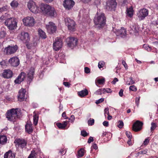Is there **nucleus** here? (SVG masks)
<instances>
[{
    "label": "nucleus",
    "instance_id": "nucleus-5",
    "mask_svg": "<svg viewBox=\"0 0 158 158\" xmlns=\"http://www.w3.org/2000/svg\"><path fill=\"white\" fill-rule=\"evenodd\" d=\"M65 24L70 31H74L75 30V23L72 19L69 18H66L64 19Z\"/></svg>",
    "mask_w": 158,
    "mask_h": 158
},
{
    "label": "nucleus",
    "instance_id": "nucleus-33",
    "mask_svg": "<svg viewBox=\"0 0 158 158\" xmlns=\"http://www.w3.org/2000/svg\"><path fill=\"white\" fill-rule=\"evenodd\" d=\"M119 34L122 35H125L126 34V31L123 28H122L118 32Z\"/></svg>",
    "mask_w": 158,
    "mask_h": 158
},
{
    "label": "nucleus",
    "instance_id": "nucleus-8",
    "mask_svg": "<svg viewBox=\"0 0 158 158\" xmlns=\"http://www.w3.org/2000/svg\"><path fill=\"white\" fill-rule=\"evenodd\" d=\"M18 37V39L26 43L28 42L30 40V37L28 34L24 31L22 32L19 35Z\"/></svg>",
    "mask_w": 158,
    "mask_h": 158
},
{
    "label": "nucleus",
    "instance_id": "nucleus-64",
    "mask_svg": "<svg viewBox=\"0 0 158 158\" xmlns=\"http://www.w3.org/2000/svg\"><path fill=\"white\" fill-rule=\"evenodd\" d=\"M5 19V17L3 16H2L0 17V22H2L3 20H4Z\"/></svg>",
    "mask_w": 158,
    "mask_h": 158
},
{
    "label": "nucleus",
    "instance_id": "nucleus-20",
    "mask_svg": "<svg viewBox=\"0 0 158 158\" xmlns=\"http://www.w3.org/2000/svg\"><path fill=\"white\" fill-rule=\"evenodd\" d=\"M47 13L46 15L51 17H55L56 16V12L54 7L51 6Z\"/></svg>",
    "mask_w": 158,
    "mask_h": 158
},
{
    "label": "nucleus",
    "instance_id": "nucleus-12",
    "mask_svg": "<svg viewBox=\"0 0 158 158\" xmlns=\"http://www.w3.org/2000/svg\"><path fill=\"white\" fill-rule=\"evenodd\" d=\"M62 40L57 38L55 40L53 44V48L56 51L59 50L62 47Z\"/></svg>",
    "mask_w": 158,
    "mask_h": 158
},
{
    "label": "nucleus",
    "instance_id": "nucleus-6",
    "mask_svg": "<svg viewBox=\"0 0 158 158\" xmlns=\"http://www.w3.org/2000/svg\"><path fill=\"white\" fill-rule=\"evenodd\" d=\"M23 24L26 26L32 27L35 23L34 18L31 16H27L23 19Z\"/></svg>",
    "mask_w": 158,
    "mask_h": 158
},
{
    "label": "nucleus",
    "instance_id": "nucleus-26",
    "mask_svg": "<svg viewBox=\"0 0 158 158\" xmlns=\"http://www.w3.org/2000/svg\"><path fill=\"white\" fill-rule=\"evenodd\" d=\"M7 141V137L4 135H0V145L5 144Z\"/></svg>",
    "mask_w": 158,
    "mask_h": 158
},
{
    "label": "nucleus",
    "instance_id": "nucleus-34",
    "mask_svg": "<svg viewBox=\"0 0 158 158\" xmlns=\"http://www.w3.org/2000/svg\"><path fill=\"white\" fill-rule=\"evenodd\" d=\"M135 83V81L133 80L132 77H130L129 78V80H128L126 82V84L127 85H132Z\"/></svg>",
    "mask_w": 158,
    "mask_h": 158
},
{
    "label": "nucleus",
    "instance_id": "nucleus-17",
    "mask_svg": "<svg viewBox=\"0 0 158 158\" xmlns=\"http://www.w3.org/2000/svg\"><path fill=\"white\" fill-rule=\"evenodd\" d=\"M9 63L13 67H17L19 64V59L17 57H13L10 58L8 61Z\"/></svg>",
    "mask_w": 158,
    "mask_h": 158
},
{
    "label": "nucleus",
    "instance_id": "nucleus-46",
    "mask_svg": "<svg viewBox=\"0 0 158 158\" xmlns=\"http://www.w3.org/2000/svg\"><path fill=\"white\" fill-rule=\"evenodd\" d=\"M81 134L82 136L84 137H85L87 136L89 134L87 133L85 131L83 130L81 131Z\"/></svg>",
    "mask_w": 158,
    "mask_h": 158
},
{
    "label": "nucleus",
    "instance_id": "nucleus-28",
    "mask_svg": "<svg viewBox=\"0 0 158 158\" xmlns=\"http://www.w3.org/2000/svg\"><path fill=\"white\" fill-rule=\"evenodd\" d=\"M67 121L64 122L63 123H56V125L60 129H64L67 125Z\"/></svg>",
    "mask_w": 158,
    "mask_h": 158
},
{
    "label": "nucleus",
    "instance_id": "nucleus-54",
    "mask_svg": "<svg viewBox=\"0 0 158 158\" xmlns=\"http://www.w3.org/2000/svg\"><path fill=\"white\" fill-rule=\"evenodd\" d=\"M74 116L73 115H72L70 117V118H69V122H73L74 121Z\"/></svg>",
    "mask_w": 158,
    "mask_h": 158
},
{
    "label": "nucleus",
    "instance_id": "nucleus-57",
    "mask_svg": "<svg viewBox=\"0 0 158 158\" xmlns=\"http://www.w3.org/2000/svg\"><path fill=\"white\" fill-rule=\"evenodd\" d=\"M93 141H94L93 138L92 137H90L88 139V143H90L91 142H93Z\"/></svg>",
    "mask_w": 158,
    "mask_h": 158
},
{
    "label": "nucleus",
    "instance_id": "nucleus-42",
    "mask_svg": "<svg viewBox=\"0 0 158 158\" xmlns=\"http://www.w3.org/2000/svg\"><path fill=\"white\" fill-rule=\"evenodd\" d=\"M157 127V125L155 123H151V131H153Z\"/></svg>",
    "mask_w": 158,
    "mask_h": 158
},
{
    "label": "nucleus",
    "instance_id": "nucleus-45",
    "mask_svg": "<svg viewBox=\"0 0 158 158\" xmlns=\"http://www.w3.org/2000/svg\"><path fill=\"white\" fill-rule=\"evenodd\" d=\"M94 119L90 118L88 121V124L89 125L92 126L94 124Z\"/></svg>",
    "mask_w": 158,
    "mask_h": 158
},
{
    "label": "nucleus",
    "instance_id": "nucleus-50",
    "mask_svg": "<svg viewBox=\"0 0 158 158\" xmlns=\"http://www.w3.org/2000/svg\"><path fill=\"white\" fill-rule=\"evenodd\" d=\"M104 101V99L103 98H101L98 100H97L95 103L97 104H98L100 103H101L103 102Z\"/></svg>",
    "mask_w": 158,
    "mask_h": 158
},
{
    "label": "nucleus",
    "instance_id": "nucleus-62",
    "mask_svg": "<svg viewBox=\"0 0 158 158\" xmlns=\"http://www.w3.org/2000/svg\"><path fill=\"white\" fill-rule=\"evenodd\" d=\"M123 90L122 89H120L119 92V95L120 97H122L123 95Z\"/></svg>",
    "mask_w": 158,
    "mask_h": 158
},
{
    "label": "nucleus",
    "instance_id": "nucleus-11",
    "mask_svg": "<svg viewBox=\"0 0 158 158\" xmlns=\"http://www.w3.org/2000/svg\"><path fill=\"white\" fill-rule=\"evenodd\" d=\"M63 5L66 9L71 10L75 5V2L73 0H64Z\"/></svg>",
    "mask_w": 158,
    "mask_h": 158
},
{
    "label": "nucleus",
    "instance_id": "nucleus-60",
    "mask_svg": "<svg viewBox=\"0 0 158 158\" xmlns=\"http://www.w3.org/2000/svg\"><path fill=\"white\" fill-rule=\"evenodd\" d=\"M32 46V44H31L27 43L26 44V46H27V48L29 49H31Z\"/></svg>",
    "mask_w": 158,
    "mask_h": 158
},
{
    "label": "nucleus",
    "instance_id": "nucleus-51",
    "mask_svg": "<svg viewBox=\"0 0 158 158\" xmlns=\"http://www.w3.org/2000/svg\"><path fill=\"white\" fill-rule=\"evenodd\" d=\"M140 97L139 96L137 97L135 99V103L137 106H138L140 100Z\"/></svg>",
    "mask_w": 158,
    "mask_h": 158
},
{
    "label": "nucleus",
    "instance_id": "nucleus-56",
    "mask_svg": "<svg viewBox=\"0 0 158 158\" xmlns=\"http://www.w3.org/2000/svg\"><path fill=\"white\" fill-rule=\"evenodd\" d=\"M147 153V151L146 150L140 151L138 153L139 154H145Z\"/></svg>",
    "mask_w": 158,
    "mask_h": 158
},
{
    "label": "nucleus",
    "instance_id": "nucleus-16",
    "mask_svg": "<svg viewBox=\"0 0 158 158\" xmlns=\"http://www.w3.org/2000/svg\"><path fill=\"white\" fill-rule=\"evenodd\" d=\"M14 143L16 144V146L22 148H24L27 144L25 140L20 139H15Z\"/></svg>",
    "mask_w": 158,
    "mask_h": 158
},
{
    "label": "nucleus",
    "instance_id": "nucleus-25",
    "mask_svg": "<svg viewBox=\"0 0 158 158\" xmlns=\"http://www.w3.org/2000/svg\"><path fill=\"white\" fill-rule=\"evenodd\" d=\"M4 158H15V155L10 150L5 153Z\"/></svg>",
    "mask_w": 158,
    "mask_h": 158
},
{
    "label": "nucleus",
    "instance_id": "nucleus-14",
    "mask_svg": "<svg viewBox=\"0 0 158 158\" xmlns=\"http://www.w3.org/2000/svg\"><path fill=\"white\" fill-rule=\"evenodd\" d=\"M143 123L139 120H137L134 123L132 126V130L135 132L140 131L142 129Z\"/></svg>",
    "mask_w": 158,
    "mask_h": 158
},
{
    "label": "nucleus",
    "instance_id": "nucleus-43",
    "mask_svg": "<svg viewBox=\"0 0 158 158\" xmlns=\"http://www.w3.org/2000/svg\"><path fill=\"white\" fill-rule=\"evenodd\" d=\"M118 127L120 128H121L123 127V123L122 121H119L118 122Z\"/></svg>",
    "mask_w": 158,
    "mask_h": 158
},
{
    "label": "nucleus",
    "instance_id": "nucleus-27",
    "mask_svg": "<svg viewBox=\"0 0 158 158\" xmlns=\"http://www.w3.org/2000/svg\"><path fill=\"white\" fill-rule=\"evenodd\" d=\"M78 95L81 97H83L87 95L88 94V92L86 89H85L84 90H81L79 92Z\"/></svg>",
    "mask_w": 158,
    "mask_h": 158
},
{
    "label": "nucleus",
    "instance_id": "nucleus-61",
    "mask_svg": "<svg viewBox=\"0 0 158 158\" xmlns=\"http://www.w3.org/2000/svg\"><path fill=\"white\" fill-rule=\"evenodd\" d=\"M108 122L107 121H104L103 123V125L105 126H106V127H107L109 124H108Z\"/></svg>",
    "mask_w": 158,
    "mask_h": 158
},
{
    "label": "nucleus",
    "instance_id": "nucleus-49",
    "mask_svg": "<svg viewBox=\"0 0 158 158\" xmlns=\"http://www.w3.org/2000/svg\"><path fill=\"white\" fill-rule=\"evenodd\" d=\"M126 134L127 136L129 138V139H131L132 136L131 135V133L129 131H126Z\"/></svg>",
    "mask_w": 158,
    "mask_h": 158
},
{
    "label": "nucleus",
    "instance_id": "nucleus-10",
    "mask_svg": "<svg viewBox=\"0 0 158 158\" xmlns=\"http://www.w3.org/2000/svg\"><path fill=\"white\" fill-rule=\"evenodd\" d=\"M18 48V47L16 45L14 46H9L5 48L4 52L6 55H10L15 53Z\"/></svg>",
    "mask_w": 158,
    "mask_h": 158
},
{
    "label": "nucleus",
    "instance_id": "nucleus-39",
    "mask_svg": "<svg viewBox=\"0 0 158 158\" xmlns=\"http://www.w3.org/2000/svg\"><path fill=\"white\" fill-rule=\"evenodd\" d=\"M105 79L104 78L99 79L97 80V82L99 84H103L105 83Z\"/></svg>",
    "mask_w": 158,
    "mask_h": 158
},
{
    "label": "nucleus",
    "instance_id": "nucleus-53",
    "mask_svg": "<svg viewBox=\"0 0 158 158\" xmlns=\"http://www.w3.org/2000/svg\"><path fill=\"white\" fill-rule=\"evenodd\" d=\"M85 72L86 73H90V69L87 67H85Z\"/></svg>",
    "mask_w": 158,
    "mask_h": 158
},
{
    "label": "nucleus",
    "instance_id": "nucleus-35",
    "mask_svg": "<svg viewBox=\"0 0 158 158\" xmlns=\"http://www.w3.org/2000/svg\"><path fill=\"white\" fill-rule=\"evenodd\" d=\"M84 150L83 149H81L79 150L78 152V157L79 158L80 157H81L84 155Z\"/></svg>",
    "mask_w": 158,
    "mask_h": 158
},
{
    "label": "nucleus",
    "instance_id": "nucleus-18",
    "mask_svg": "<svg viewBox=\"0 0 158 158\" xmlns=\"http://www.w3.org/2000/svg\"><path fill=\"white\" fill-rule=\"evenodd\" d=\"M26 76V74L24 72H22L19 75L15 81L16 84H19L24 81Z\"/></svg>",
    "mask_w": 158,
    "mask_h": 158
},
{
    "label": "nucleus",
    "instance_id": "nucleus-29",
    "mask_svg": "<svg viewBox=\"0 0 158 158\" xmlns=\"http://www.w3.org/2000/svg\"><path fill=\"white\" fill-rule=\"evenodd\" d=\"M38 34L39 36L43 39H45L46 38V35L45 33L41 29L38 30Z\"/></svg>",
    "mask_w": 158,
    "mask_h": 158
},
{
    "label": "nucleus",
    "instance_id": "nucleus-13",
    "mask_svg": "<svg viewBox=\"0 0 158 158\" xmlns=\"http://www.w3.org/2000/svg\"><path fill=\"white\" fill-rule=\"evenodd\" d=\"M46 28L48 32L50 33H52L55 32L56 29V26L52 22H49L48 24L46 25Z\"/></svg>",
    "mask_w": 158,
    "mask_h": 158
},
{
    "label": "nucleus",
    "instance_id": "nucleus-21",
    "mask_svg": "<svg viewBox=\"0 0 158 158\" xmlns=\"http://www.w3.org/2000/svg\"><path fill=\"white\" fill-rule=\"evenodd\" d=\"M26 92V89L23 88L19 90L18 98L20 102H22L25 100V95Z\"/></svg>",
    "mask_w": 158,
    "mask_h": 158
},
{
    "label": "nucleus",
    "instance_id": "nucleus-9",
    "mask_svg": "<svg viewBox=\"0 0 158 158\" xmlns=\"http://www.w3.org/2000/svg\"><path fill=\"white\" fill-rule=\"evenodd\" d=\"M149 11L145 8H143L139 11L137 14L138 17L140 20H143L148 16Z\"/></svg>",
    "mask_w": 158,
    "mask_h": 158
},
{
    "label": "nucleus",
    "instance_id": "nucleus-30",
    "mask_svg": "<svg viewBox=\"0 0 158 158\" xmlns=\"http://www.w3.org/2000/svg\"><path fill=\"white\" fill-rule=\"evenodd\" d=\"M39 116L34 112L33 115L34 124L35 126L37 125L38 122Z\"/></svg>",
    "mask_w": 158,
    "mask_h": 158
},
{
    "label": "nucleus",
    "instance_id": "nucleus-38",
    "mask_svg": "<svg viewBox=\"0 0 158 158\" xmlns=\"http://www.w3.org/2000/svg\"><path fill=\"white\" fill-rule=\"evenodd\" d=\"M36 157V153L35 151H32L28 158H35Z\"/></svg>",
    "mask_w": 158,
    "mask_h": 158
},
{
    "label": "nucleus",
    "instance_id": "nucleus-19",
    "mask_svg": "<svg viewBox=\"0 0 158 158\" xmlns=\"http://www.w3.org/2000/svg\"><path fill=\"white\" fill-rule=\"evenodd\" d=\"M51 6L46 4L42 3L41 4L40 8L43 14L45 15Z\"/></svg>",
    "mask_w": 158,
    "mask_h": 158
},
{
    "label": "nucleus",
    "instance_id": "nucleus-4",
    "mask_svg": "<svg viewBox=\"0 0 158 158\" xmlns=\"http://www.w3.org/2000/svg\"><path fill=\"white\" fill-rule=\"evenodd\" d=\"M5 25L10 30H12L17 27V22L13 18H10L7 19L4 22Z\"/></svg>",
    "mask_w": 158,
    "mask_h": 158
},
{
    "label": "nucleus",
    "instance_id": "nucleus-36",
    "mask_svg": "<svg viewBox=\"0 0 158 158\" xmlns=\"http://www.w3.org/2000/svg\"><path fill=\"white\" fill-rule=\"evenodd\" d=\"M6 34V32L4 31H0V39H2L5 37Z\"/></svg>",
    "mask_w": 158,
    "mask_h": 158
},
{
    "label": "nucleus",
    "instance_id": "nucleus-7",
    "mask_svg": "<svg viewBox=\"0 0 158 158\" xmlns=\"http://www.w3.org/2000/svg\"><path fill=\"white\" fill-rule=\"evenodd\" d=\"M117 5L115 0H110L107 3L106 9L110 11L115 10Z\"/></svg>",
    "mask_w": 158,
    "mask_h": 158
},
{
    "label": "nucleus",
    "instance_id": "nucleus-52",
    "mask_svg": "<svg viewBox=\"0 0 158 158\" xmlns=\"http://www.w3.org/2000/svg\"><path fill=\"white\" fill-rule=\"evenodd\" d=\"M122 63L123 65L124 66V67H125V69H128V67L126 62L124 60H122Z\"/></svg>",
    "mask_w": 158,
    "mask_h": 158
},
{
    "label": "nucleus",
    "instance_id": "nucleus-47",
    "mask_svg": "<svg viewBox=\"0 0 158 158\" xmlns=\"http://www.w3.org/2000/svg\"><path fill=\"white\" fill-rule=\"evenodd\" d=\"M103 89H98L95 93V94L97 95H101L102 94V91Z\"/></svg>",
    "mask_w": 158,
    "mask_h": 158
},
{
    "label": "nucleus",
    "instance_id": "nucleus-40",
    "mask_svg": "<svg viewBox=\"0 0 158 158\" xmlns=\"http://www.w3.org/2000/svg\"><path fill=\"white\" fill-rule=\"evenodd\" d=\"M7 10V7L6 6L0 7V13L6 11Z\"/></svg>",
    "mask_w": 158,
    "mask_h": 158
},
{
    "label": "nucleus",
    "instance_id": "nucleus-24",
    "mask_svg": "<svg viewBox=\"0 0 158 158\" xmlns=\"http://www.w3.org/2000/svg\"><path fill=\"white\" fill-rule=\"evenodd\" d=\"M32 124L31 122H27L25 125L26 131L29 134H31L33 131Z\"/></svg>",
    "mask_w": 158,
    "mask_h": 158
},
{
    "label": "nucleus",
    "instance_id": "nucleus-63",
    "mask_svg": "<svg viewBox=\"0 0 158 158\" xmlns=\"http://www.w3.org/2000/svg\"><path fill=\"white\" fill-rule=\"evenodd\" d=\"M62 117L64 118L65 119H67L68 118L66 117V113L65 112H64L62 115Z\"/></svg>",
    "mask_w": 158,
    "mask_h": 158
},
{
    "label": "nucleus",
    "instance_id": "nucleus-3",
    "mask_svg": "<svg viewBox=\"0 0 158 158\" xmlns=\"http://www.w3.org/2000/svg\"><path fill=\"white\" fill-rule=\"evenodd\" d=\"M27 6L30 10L33 13H37L40 11L39 6L32 0H29L27 3Z\"/></svg>",
    "mask_w": 158,
    "mask_h": 158
},
{
    "label": "nucleus",
    "instance_id": "nucleus-32",
    "mask_svg": "<svg viewBox=\"0 0 158 158\" xmlns=\"http://www.w3.org/2000/svg\"><path fill=\"white\" fill-rule=\"evenodd\" d=\"M18 5V3L15 0L13 1L10 3V5L13 8H16Z\"/></svg>",
    "mask_w": 158,
    "mask_h": 158
},
{
    "label": "nucleus",
    "instance_id": "nucleus-48",
    "mask_svg": "<svg viewBox=\"0 0 158 158\" xmlns=\"http://www.w3.org/2000/svg\"><path fill=\"white\" fill-rule=\"evenodd\" d=\"M6 63L5 60H3L0 62V64L2 67H4L6 66Z\"/></svg>",
    "mask_w": 158,
    "mask_h": 158
},
{
    "label": "nucleus",
    "instance_id": "nucleus-31",
    "mask_svg": "<svg viewBox=\"0 0 158 158\" xmlns=\"http://www.w3.org/2000/svg\"><path fill=\"white\" fill-rule=\"evenodd\" d=\"M133 10L132 7L130 8L129 9H127V15L130 17L132 16L133 15Z\"/></svg>",
    "mask_w": 158,
    "mask_h": 158
},
{
    "label": "nucleus",
    "instance_id": "nucleus-44",
    "mask_svg": "<svg viewBox=\"0 0 158 158\" xmlns=\"http://www.w3.org/2000/svg\"><path fill=\"white\" fill-rule=\"evenodd\" d=\"M129 89L132 91H135L137 90V89L136 86L134 85H133L130 86Z\"/></svg>",
    "mask_w": 158,
    "mask_h": 158
},
{
    "label": "nucleus",
    "instance_id": "nucleus-23",
    "mask_svg": "<svg viewBox=\"0 0 158 158\" xmlns=\"http://www.w3.org/2000/svg\"><path fill=\"white\" fill-rule=\"evenodd\" d=\"M35 74V69L34 68H31L27 74V79L30 82L32 81L34 77Z\"/></svg>",
    "mask_w": 158,
    "mask_h": 158
},
{
    "label": "nucleus",
    "instance_id": "nucleus-15",
    "mask_svg": "<svg viewBox=\"0 0 158 158\" xmlns=\"http://www.w3.org/2000/svg\"><path fill=\"white\" fill-rule=\"evenodd\" d=\"M66 41L69 47L75 46L77 45V39L76 38L75 39L73 37L67 38Z\"/></svg>",
    "mask_w": 158,
    "mask_h": 158
},
{
    "label": "nucleus",
    "instance_id": "nucleus-2",
    "mask_svg": "<svg viewBox=\"0 0 158 158\" xmlns=\"http://www.w3.org/2000/svg\"><path fill=\"white\" fill-rule=\"evenodd\" d=\"M18 109H12L6 112V116L7 119L10 121L15 122L18 118Z\"/></svg>",
    "mask_w": 158,
    "mask_h": 158
},
{
    "label": "nucleus",
    "instance_id": "nucleus-58",
    "mask_svg": "<svg viewBox=\"0 0 158 158\" xmlns=\"http://www.w3.org/2000/svg\"><path fill=\"white\" fill-rule=\"evenodd\" d=\"M149 142V140L148 139H146L143 142V144L145 145H147Z\"/></svg>",
    "mask_w": 158,
    "mask_h": 158
},
{
    "label": "nucleus",
    "instance_id": "nucleus-59",
    "mask_svg": "<svg viewBox=\"0 0 158 158\" xmlns=\"http://www.w3.org/2000/svg\"><path fill=\"white\" fill-rule=\"evenodd\" d=\"M118 81V79L116 78H114V80L111 82V83L113 84H115L116 82Z\"/></svg>",
    "mask_w": 158,
    "mask_h": 158
},
{
    "label": "nucleus",
    "instance_id": "nucleus-55",
    "mask_svg": "<svg viewBox=\"0 0 158 158\" xmlns=\"http://www.w3.org/2000/svg\"><path fill=\"white\" fill-rule=\"evenodd\" d=\"M63 84L65 86L68 87H69L70 85V84L68 82H64Z\"/></svg>",
    "mask_w": 158,
    "mask_h": 158
},
{
    "label": "nucleus",
    "instance_id": "nucleus-22",
    "mask_svg": "<svg viewBox=\"0 0 158 158\" xmlns=\"http://www.w3.org/2000/svg\"><path fill=\"white\" fill-rule=\"evenodd\" d=\"M2 75L4 78H10L12 77L13 72L10 69H5L4 70Z\"/></svg>",
    "mask_w": 158,
    "mask_h": 158
},
{
    "label": "nucleus",
    "instance_id": "nucleus-37",
    "mask_svg": "<svg viewBox=\"0 0 158 158\" xmlns=\"http://www.w3.org/2000/svg\"><path fill=\"white\" fill-rule=\"evenodd\" d=\"M102 91H103V94H105L106 92L107 93H111L112 92V90L110 89L109 88L105 89L103 88L102 89Z\"/></svg>",
    "mask_w": 158,
    "mask_h": 158
},
{
    "label": "nucleus",
    "instance_id": "nucleus-1",
    "mask_svg": "<svg viewBox=\"0 0 158 158\" xmlns=\"http://www.w3.org/2000/svg\"><path fill=\"white\" fill-rule=\"evenodd\" d=\"M96 27L99 29L103 27L106 24V18L103 13L98 14V13L94 19Z\"/></svg>",
    "mask_w": 158,
    "mask_h": 158
},
{
    "label": "nucleus",
    "instance_id": "nucleus-41",
    "mask_svg": "<svg viewBox=\"0 0 158 158\" xmlns=\"http://www.w3.org/2000/svg\"><path fill=\"white\" fill-rule=\"evenodd\" d=\"M105 63L102 61H100L98 63V67L100 69L101 68H102L104 65Z\"/></svg>",
    "mask_w": 158,
    "mask_h": 158
}]
</instances>
